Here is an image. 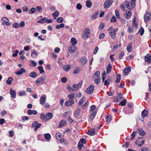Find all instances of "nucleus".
<instances>
[{
    "label": "nucleus",
    "mask_w": 151,
    "mask_h": 151,
    "mask_svg": "<svg viewBox=\"0 0 151 151\" xmlns=\"http://www.w3.org/2000/svg\"><path fill=\"white\" fill-rule=\"evenodd\" d=\"M127 51L129 52H131L132 51V42H130L128 45L127 48Z\"/></svg>",
    "instance_id": "23"
},
{
    "label": "nucleus",
    "mask_w": 151,
    "mask_h": 151,
    "mask_svg": "<svg viewBox=\"0 0 151 151\" xmlns=\"http://www.w3.org/2000/svg\"><path fill=\"white\" fill-rule=\"evenodd\" d=\"M77 49L76 46L73 45H71L68 48V50L70 52L72 53L75 52Z\"/></svg>",
    "instance_id": "10"
},
{
    "label": "nucleus",
    "mask_w": 151,
    "mask_h": 151,
    "mask_svg": "<svg viewBox=\"0 0 151 151\" xmlns=\"http://www.w3.org/2000/svg\"><path fill=\"white\" fill-rule=\"evenodd\" d=\"M26 71L24 68H21L20 70L18 71L17 72L15 73V74L18 75H21L23 73L26 72Z\"/></svg>",
    "instance_id": "21"
},
{
    "label": "nucleus",
    "mask_w": 151,
    "mask_h": 151,
    "mask_svg": "<svg viewBox=\"0 0 151 151\" xmlns=\"http://www.w3.org/2000/svg\"><path fill=\"white\" fill-rule=\"evenodd\" d=\"M44 136L45 138L47 139H49L51 138L50 135L49 133L45 134Z\"/></svg>",
    "instance_id": "46"
},
{
    "label": "nucleus",
    "mask_w": 151,
    "mask_h": 151,
    "mask_svg": "<svg viewBox=\"0 0 151 151\" xmlns=\"http://www.w3.org/2000/svg\"><path fill=\"white\" fill-rule=\"evenodd\" d=\"M38 53L35 50H34L32 53L31 56L33 58H35L38 55Z\"/></svg>",
    "instance_id": "37"
},
{
    "label": "nucleus",
    "mask_w": 151,
    "mask_h": 151,
    "mask_svg": "<svg viewBox=\"0 0 151 151\" xmlns=\"http://www.w3.org/2000/svg\"><path fill=\"white\" fill-rule=\"evenodd\" d=\"M80 61L83 65L84 66L87 63V59L85 57H82L81 58Z\"/></svg>",
    "instance_id": "16"
},
{
    "label": "nucleus",
    "mask_w": 151,
    "mask_h": 151,
    "mask_svg": "<svg viewBox=\"0 0 151 151\" xmlns=\"http://www.w3.org/2000/svg\"><path fill=\"white\" fill-rule=\"evenodd\" d=\"M53 117L52 114L51 113H47L45 115V119L49 120L52 118Z\"/></svg>",
    "instance_id": "15"
},
{
    "label": "nucleus",
    "mask_w": 151,
    "mask_h": 151,
    "mask_svg": "<svg viewBox=\"0 0 151 151\" xmlns=\"http://www.w3.org/2000/svg\"><path fill=\"white\" fill-rule=\"evenodd\" d=\"M75 95L74 93H71L68 96V97L69 100H73L74 99Z\"/></svg>",
    "instance_id": "43"
},
{
    "label": "nucleus",
    "mask_w": 151,
    "mask_h": 151,
    "mask_svg": "<svg viewBox=\"0 0 151 151\" xmlns=\"http://www.w3.org/2000/svg\"><path fill=\"white\" fill-rule=\"evenodd\" d=\"M125 4L127 8L130 10L132 9L133 7L135 6V4L132 2L126 1Z\"/></svg>",
    "instance_id": "5"
},
{
    "label": "nucleus",
    "mask_w": 151,
    "mask_h": 151,
    "mask_svg": "<svg viewBox=\"0 0 151 151\" xmlns=\"http://www.w3.org/2000/svg\"><path fill=\"white\" fill-rule=\"evenodd\" d=\"M10 93L11 95L12 98H15L16 96V92L15 91L11 89L10 90Z\"/></svg>",
    "instance_id": "19"
},
{
    "label": "nucleus",
    "mask_w": 151,
    "mask_h": 151,
    "mask_svg": "<svg viewBox=\"0 0 151 151\" xmlns=\"http://www.w3.org/2000/svg\"><path fill=\"white\" fill-rule=\"evenodd\" d=\"M38 68L39 71L40 73V74H44L45 73V72L44 70L42 68V67L41 66H40L38 67Z\"/></svg>",
    "instance_id": "35"
},
{
    "label": "nucleus",
    "mask_w": 151,
    "mask_h": 151,
    "mask_svg": "<svg viewBox=\"0 0 151 151\" xmlns=\"http://www.w3.org/2000/svg\"><path fill=\"white\" fill-rule=\"evenodd\" d=\"M13 26L15 28H18L19 27V24L17 23H15L13 24Z\"/></svg>",
    "instance_id": "61"
},
{
    "label": "nucleus",
    "mask_w": 151,
    "mask_h": 151,
    "mask_svg": "<svg viewBox=\"0 0 151 151\" xmlns=\"http://www.w3.org/2000/svg\"><path fill=\"white\" fill-rule=\"evenodd\" d=\"M131 71V67L130 66L126 67L123 70L124 75L125 76L127 75Z\"/></svg>",
    "instance_id": "12"
},
{
    "label": "nucleus",
    "mask_w": 151,
    "mask_h": 151,
    "mask_svg": "<svg viewBox=\"0 0 151 151\" xmlns=\"http://www.w3.org/2000/svg\"><path fill=\"white\" fill-rule=\"evenodd\" d=\"M71 43L73 45H75L77 43V41L74 37H72L71 39Z\"/></svg>",
    "instance_id": "31"
},
{
    "label": "nucleus",
    "mask_w": 151,
    "mask_h": 151,
    "mask_svg": "<svg viewBox=\"0 0 151 151\" xmlns=\"http://www.w3.org/2000/svg\"><path fill=\"white\" fill-rule=\"evenodd\" d=\"M127 103V100L125 99H124L123 101H121L119 104V105L121 106H124L126 105Z\"/></svg>",
    "instance_id": "40"
},
{
    "label": "nucleus",
    "mask_w": 151,
    "mask_h": 151,
    "mask_svg": "<svg viewBox=\"0 0 151 151\" xmlns=\"http://www.w3.org/2000/svg\"><path fill=\"white\" fill-rule=\"evenodd\" d=\"M46 97L45 95L42 96L40 99V103L42 105L46 101Z\"/></svg>",
    "instance_id": "13"
},
{
    "label": "nucleus",
    "mask_w": 151,
    "mask_h": 151,
    "mask_svg": "<svg viewBox=\"0 0 151 151\" xmlns=\"http://www.w3.org/2000/svg\"><path fill=\"white\" fill-rule=\"evenodd\" d=\"M111 120V116H107L106 117V120L107 123H109Z\"/></svg>",
    "instance_id": "48"
},
{
    "label": "nucleus",
    "mask_w": 151,
    "mask_h": 151,
    "mask_svg": "<svg viewBox=\"0 0 151 151\" xmlns=\"http://www.w3.org/2000/svg\"><path fill=\"white\" fill-rule=\"evenodd\" d=\"M116 81H115V83H119L120 81V80L121 79V75L120 74H117L116 75Z\"/></svg>",
    "instance_id": "34"
},
{
    "label": "nucleus",
    "mask_w": 151,
    "mask_h": 151,
    "mask_svg": "<svg viewBox=\"0 0 151 151\" xmlns=\"http://www.w3.org/2000/svg\"><path fill=\"white\" fill-rule=\"evenodd\" d=\"M113 2L112 0H106L104 2V6L105 9L109 8Z\"/></svg>",
    "instance_id": "4"
},
{
    "label": "nucleus",
    "mask_w": 151,
    "mask_h": 151,
    "mask_svg": "<svg viewBox=\"0 0 151 151\" xmlns=\"http://www.w3.org/2000/svg\"><path fill=\"white\" fill-rule=\"evenodd\" d=\"M67 81V78L65 77H63L61 79V81L63 83H65Z\"/></svg>",
    "instance_id": "63"
},
{
    "label": "nucleus",
    "mask_w": 151,
    "mask_h": 151,
    "mask_svg": "<svg viewBox=\"0 0 151 151\" xmlns=\"http://www.w3.org/2000/svg\"><path fill=\"white\" fill-rule=\"evenodd\" d=\"M100 72L99 71H96L95 73L93 75L92 78H97V77H99L100 76Z\"/></svg>",
    "instance_id": "22"
},
{
    "label": "nucleus",
    "mask_w": 151,
    "mask_h": 151,
    "mask_svg": "<svg viewBox=\"0 0 151 151\" xmlns=\"http://www.w3.org/2000/svg\"><path fill=\"white\" fill-rule=\"evenodd\" d=\"M36 11V9L35 8H32L29 11V12L31 14H33Z\"/></svg>",
    "instance_id": "50"
},
{
    "label": "nucleus",
    "mask_w": 151,
    "mask_h": 151,
    "mask_svg": "<svg viewBox=\"0 0 151 151\" xmlns=\"http://www.w3.org/2000/svg\"><path fill=\"white\" fill-rule=\"evenodd\" d=\"M74 100H70L67 101L65 102V105L67 107H69L74 103Z\"/></svg>",
    "instance_id": "11"
},
{
    "label": "nucleus",
    "mask_w": 151,
    "mask_h": 151,
    "mask_svg": "<svg viewBox=\"0 0 151 151\" xmlns=\"http://www.w3.org/2000/svg\"><path fill=\"white\" fill-rule=\"evenodd\" d=\"M63 19L62 17H58L56 20V22L57 23H61L63 22Z\"/></svg>",
    "instance_id": "47"
},
{
    "label": "nucleus",
    "mask_w": 151,
    "mask_h": 151,
    "mask_svg": "<svg viewBox=\"0 0 151 151\" xmlns=\"http://www.w3.org/2000/svg\"><path fill=\"white\" fill-rule=\"evenodd\" d=\"M99 13L98 12H96L93 14L91 16V18L92 20H94L97 17Z\"/></svg>",
    "instance_id": "26"
},
{
    "label": "nucleus",
    "mask_w": 151,
    "mask_h": 151,
    "mask_svg": "<svg viewBox=\"0 0 151 151\" xmlns=\"http://www.w3.org/2000/svg\"><path fill=\"white\" fill-rule=\"evenodd\" d=\"M76 8L78 9L79 10L81 9L82 8L81 5L79 3L78 4L76 5Z\"/></svg>",
    "instance_id": "58"
},
{
    "label": "nucleus",
    "mask_w": 151,
    "mask_h": 151,
    "mask_svg": "<svg viewBox=\"0 0 151 151\" xmlns=\"http://www.w3.org/2000/svg\"><path fill=\"white\" fill-rule=\"evenodd\" d=\"M36 9L37 11L39 12H40L42 11V9L41 7H40L39 6H37L36 7Z\"/></svg>",
    "instance_id": "59"
},
{
    "label": "nucleus",
    "mask_w": 151,
    "mask_h": 151,
    "mask_svg": "<svg viewBox=\"0 0 151 151\" xmlns=\"http://www.w3.org/2000/svg\"><path fill=\"white\" fill-rule=\"evenodd\" d=\"M37 76L36 73L35 72H31L29 74V76L32 78H35Z\"/></svg>",
    "instance_id": "32"
},
{
    "label": "nucleus",
    "mask_w": 151,
    "mask_h": 151,
    "mask_svg": "<svg viewBox=\"0 0 151 151\" xmlns=\"http://www.w3.org/2000/svg\"><path fill=\"white\" fill-rule=\"evenodd\" d=\"M112 67L110 63H109L106 68V72L107 73H109L111 70Z\"/></svg>",
    "instance_id": "27"
},
{
    "label": "nucleus",
    "mask_w": 151,
    "mask_h": 151,
    "mask_svg": "<svg viewBox=\"0 0 151 151\" xmlns=\"http://www.w3.org/2000/svg\"><path fill=\"white\" fill-rule=\"evenodd\" d=\"M2 24L3 25H6L9 26L10 25V23L8 22V21L4 22L2 23Z\"/></svg>",
    "instance_id": "57"
},
{
    "label": "nucleus",
    "mask_w": 151,
    "mask_h": 151,
    "mask_svg": "<svg viewBox=\"0 0 151 151\" xmlns=\"http://www.w3.org/2000/svg\"><path fill=\"white\" fill-rule=\"evenodd\" d=\"M71 68V65H64L63 66V70L66 72H68Z\"/></svg>",
    "instance_id": "20"
},
{
    "label": "nucleus",
    "mask_w": 151,
    "mask_h": 151,
    "mask_svg": "<svg viewBox=\"0 0 151 151\" xmlns=\"http://www.w3.org/2000/svg\"><path fill=\"white\" fill-rule=\"evenodd\" d=\"M19 26L20 27H23L25 25V22L24 21H22L19 24Z\"/></svg>",
    "instance_id": "62"
},
{
    "label": "nucleus",
    "mask_w": 151,
    "mask_h": 151,
    "mask_svg": "<svg viewBox=\"0 0 151 151\" xmlns=\"http://www.w3.org/2000/svg\"><path fill=\"white\" fill-rule=\"evenodd\" d=\"M145 60L148 63H151V55L149 56L148 54L145 57Z\"/></svg>",
    "instance_id": "17"
},
{
    "label": "nucleus",
    "mask_w": 151,
    "mask_h": 151,
    "mask_svg": "<svg viewBox=\"0 0 151 151\" xmlns=\"http://www.w3.org/2000/svg\"><path fill=\"white\" fill-rule=\"evenodd\" d=\"M96 108V106H95V105H92L91 106V109H90V111L92 112H93L94 111V109Z\"/></svg>",
    "instance_id": "51"
},
{
    "label": "nucleus",
    "mask_w": 151,
    "mask_h": 151,
    "mask_svg": "<svg viewBox=\"0 0 151 151\" xmlns=\"http://www.w3.org/2000/svg\"><path fill=\"white\" fill-rule=\"evenodd\" d=\"M138 132V133L142 136H144L145 134L146 133L141 128L139 129Z\"/></svg>",
    "instance_id": "24"
},
{
    "label": "nucleus",
    "mask_w": 151,
    "mask_h": 151,
    "mask_svg": "<svg viewBox=\"0 0 151 151\" xmlns=\"http://www.w3.org/2000/svg\"><path fill=\"white\" fill-rule=\"evenodd\" d=\"M47 19L46 18H43L41 19L40 20H39L37 22L40 23H43L44 22H45L47 21Z\"/></svg>",
    "instance_id": "30"
},
{
    "label": "nucleus",
    "mask_w": 151,
    "mask_h": 151,
    "mask_svg": "<svg viewBox=\"0 0 151 151\" xmlns=\"http://www.w3.org/2000/svg\"><path fill=\"white\" fill-rule=\"evenodd\" d=\"M141 115L143 118L148 116V111L146 110H144L142 111L141 113Z\"/></svg>",
    "instance_id": "14"
},
{
    "label": "nucleus",
    "mask_w": 151,
    "mask_h": 151,
    "mask_svg": "<svg viewBox=\"0 0 151 151\" xmlns=\"http://www.w3.org/2000/svg\"><path fill=\"white\" fill-rule=\"evenodd\" d=\"M79 68H76L73 72V73L74 74H78L80 72Z\"/></svg>",
    "instance_id": "55"
},
{
    "label": "nucleus",
    "mask_w": 151,
    "mask_h": 151,
    "mask_svg": "<svg viewBox=\"0 0 151 151\" xmlns=\"http://www.w3.org/2000/svg\"><path fill=\"white\" fill-rule=\"evenodd\" d=\"M40 118L42 120H44L45 119V116L43 114H42L40 115Z\"/></svg>",
    "instance_id": "64"
},
{
    "label": "nucleus",
    "mask_w": 151,
    "mask_h": 151,
    "mask_svg": "<svg viewBox=\"0 0 151 151\" xmlns=\"http://www.w3.org/2000/svg\"><path fill=\"white\" fill-rule=\"evenodd\" d=\"M94 88V85H90L86 89V92L89 94H90L92 93L93 91V90Z\"/></svg>",
    "instance_id": "8"
},
{
    "label": "nucleus",
    "mask_w": 151,
    "mask_h": 151,
    "mask_svg": "<svg viewBox=\"0 0 151 151\" xmlns=\"http://www.w3.org/2000/svg\"><path fill=\"white\" fill-rule=\"evenodd\" d=\"M59 13L58 11H56L55 12L53 13L52 14V15L55 17V19H56V18L58 16Z\"/></svg>",
    "instance_id": "44"
},
{
    "label": "nucleus",
    "mask_w": 151,
    "mask_h": 151,
    "mask_svg": "<svg viewBox=\"0 0 151 151\" xmlns=\"http://www.w3.org/2000/svg\"><path fill=\"white\" fill-rule=\"evenodd\" d=\"M47 77L46 76H44L42 77H40L38 78L35 81L36 84L37 85L38 84H42L45 82V79Z\"/></svg>",
    "instance_id": "1"
},
{
    "label": "nucleus",
    "mask_w": 151,
    "mask_h": 151,
    "mask_svg": "<svg viewBox=\"0 0 151 151\" xmlns=\"http://www.w3.org/2000/svg\"><path fill=\"white\" fill-rule=\"evenodd\" d=\"M86 5L88 8H90L92 6V3L90 0H88L86 1Z\"/></svg>",
    "instance_id": "29"
},
{
    "label": "nucleus",
    "mask_w": 151,
    "mask_h": 151,
    "mask_svg": "<svg viewBox=\"0 0 151 151\" xmlns=\"http://www.w3.org/2000/svg\"><path fill=\"white\" fill-rule=\"evenodd\" d=\"M97 113V111L95 110L93 112L92 114H91L90 116V119L91 120H92L93 119L94 117L96 115Z\"/></svg>",
    "instance_id": "33"
},
{
    "label": "nucleus",
    "mask_w": 151,
    "mask_h": 151,
    "mask_svg": "<svg viewBox=\"0 0 151 151\" xmlns=\"http://www.w3.org/2000/svg\"><path fill=\"white\" fill-rule=\"evenodd\" d=\"M86 99V98L85 97H83L82 99L79 101L78 103V104L79 105H81L83 103V102Z\"/></svg>",
    "instance_id": "39"
},
{
    "label": "nucleus",
    "mask_w": 151,
    "mask_h": 151,
    "mask_svg": "<svg viewBox=\"0 0 151 151\" xmlns=\"http://www.w3.org/2000/svg\"><path fill=\"white\" fill-rule=\"evenodd\" d=\"M115 14L116 17L118 18H120L119 14V10L117 9H116L115 10Z\"/></svg>",
    "instance_id": "52"
},
{
    "label": "nucleus",
    "mask_w": 151,
    "mask_h": 151,
    "mask_svg": "<svg viewBox=\"0 0 151 151\" xmlns=\"http://www.w3.org/2000/svg\"><path fill=\"white\" fill-rule=\"evenodd\" d=\"M141 31L140 32V35L141 36H142L144 32V30L143 27L141 28L139 30V32Z\"/></svg>",
    "instance_id": "56"
},
{
    "label": "nucleus",
    "mask_w": 151,
    "mask_h": 151,
    "mask_svg": "<svg viewBox=\"0 0 151 151\" xmlns=\"http://www.w3.org/2000/svg\"><path fill=\"white\" fill-rule=\"evenodd\" d=\"M95 134V129L94 128H92L91 130L88 131V134L91 136H93Z\"/></svg>",
    "instance_id": "25"
},
{
    "label": "nucleus",
    "mask_w": 151,
    "mask_h": 151,
    "mask_svg": "<svg viewBox=\"0 0 151 151\" xmlns=\"http://www.w3.org/2000/svg\"><path fill=\"white\" fill-rule=\"evenodd\" d=\"M150 18H151V14L150 12H147L144 15V19L145 23L149 22Z\"/></svg>",
    "instance_id": "6"
},
{
    "label": "nucleus",
    "mask_w": 151,
    "mask_h": 151,
    "mask_svg": "<svg viewBox=\"0 0 151 151\" xmlns=\"http://www.w3.org/2000/svg\"><path fill=\"white\" fill-rule=\"evenodd\" d=\"M15 53H14L12 54V56L14 57H16L17 56V54L19 52V51L18 50H15Z\"/></svg>",
    "instance_id": "60"
},
{
    "label": "nucleus",
    "mask_w": 151,
    "mask_h": 151,
    "mask_svg": "<svg viewBox=\"0 0 151 151\" xmlns=\"http://www.w3.org/2000/svg\"><path fill=\"white\" fill-rule=\"evenodd\" d=\"M125 13L126 15V18L127 19H129V17L132 15L131 12L129 11H126Z\"/></svg>",
    "instance_id": "28"
},
{
    "label": "nucleus",
    "mask_w": 151,
    "mask_h": 151,
    "mask_svg": "<svg viewBox=\"0 0 151 151\" xmlns=\"http://www.w3.org/2000/svg\"><path fill=\"white\" fill-rule=\"evenodd\" d=\"M124 54V52L123 51H122L119 54V58L120 59H122L123 57Z\"/></svg>",
    "instance_id": "49"
},
{
    "label": "nucleus",
    "mask_w": 151,
    "mask_h": 151,
    "mask_svg": "<svg viewBox=\"0 0 151 151\" xmlns=\"http://www.w3.org/2000/svg\"><path fill=\"white\" fill-rule=\"evenodd\" d=\"M32 125L33 127H36L38 128L40 127L41 124L40 123H38L37 122H33Z\"/></svg>",
    "instance_id": "18"
},
{
    "label": "nucleus",
    "mask_w": 151,
    "mask_h": 151,
    "mask_svg": "<svg viewBox=\"0 0 151 151\" xmlns=\"http://www.w3.org/2000/svg\"><path fill=\"white\" fill-rule=\"evenodd\" d=\"M13 80V78L12 77H9L6 81V83L9 85H10L12 83V81Z\"/></svg>",
    "instance_id": "41"
},
{
    "label": "nucleus",
    "mask_w": 151,
    "mask_h": 151,
    "mask_svg": "<svg viewBox=\"0 0 151 151\" xmlns=\"http://www.w3.org/2000/svg\"><path fill=\"white\" fill-rule=\"evenodd\" d=\"M117 30V29L116 28L115 29H111L110 30L109 32V33L112 38L114 39L116 38V32Z\"/></svg>",
    "instance_id": "3"
},
{
    "label": "nucleus",
    "mask_w": 151,
    "mask_h": 151,
    "mask_svg": "<svg viewBox=\"0 0 151 151\" xmlns=\"http://www.w3.org/2000/svg\"><path fill=\"white\" fill-rule=\"evenodd\" d=\"M64 24L63 23H61L60 25H57L56 27L55 28L56 29H59L61 28H63L64 26Z\"/></svg>",
    "instance_id": "42"
},
{
    "label": "nucleus",
    "mask_w": 151,
    "mask_h": 151,
    "mask_svg": "<svg viewBox=\"0 0 151 151\" xmlns=\"http://www.w3.org/2000/svg\"><path fill=\"white\" fill-rule=\"evenodd\" d=\"M82 85V82L80 81L77 84H74L73 85V91H75L78 89L79 87H81Z\"/></svg>",
    "instance_id": "9"
},
{
    "label": "nucleus",
    "mask_w": 151,
    "mask_h": 151,
    "mask_svg": "<svg viewBox=\"0 0 151 151\" xmlns=\"http://www.w3.org/2000/svg\"><path fill=\"white\" fill-rule=\"evenodd\" d=\"M80 111V110L79 109H77L75 112L74 113V115L75 117H77L79 115V113Z\"/></svg>",
    "instance_id": "38"
},
{
    "label": "nucleus",
    "mask_w": 151,
    "mask_h": 151,
    "mask_svg": "<svg viewBox=\"0 0 151 151\" xmlns=\"http://www.w3.org/2000/svg\"><path fill=\"white\" fill-rule=\"evenodd\" d=\"M116 19L114 16H113L111 19V22H115L116 21Z\"/></svg>",
    "instance_id": "54"
},
{
    "label": "nucleus",
    "mask_w": 151,
    "mask_h": 151,
    "mask_svg": "<svg viewBox=\"0 0 151 151\" xmlns=\"http://www.w3.org/2000/svg\"><path fill=\"white\" fill-rule=\"evenodd\" d=\"M86 141L83 139H82L80 141L78 144V149L79 150L81 149L82 147L83 146V144H86Z\"/></svg>",
    "instance_id": "7"
},
{
    "label": "nucleus",
    "mask_w": 151,
    "mask_h": 151,
    "mask_svg": "<svg viewBox=\"0 0 151 151\" xmlns=\"http://www.w3.org/2000/svg\"><path fill=\"white\" fill-rule=\"evenodd\" d=\"M94 79V81L95 83L96 84H99L100 82L101 79L99 77H97V78H93Z\"/></svg>",
    "instance_id": "36"
},
{
    "label": "nucleus",
    "mask_w": 151,
    "mask_h": 151,
    "mask_svg": "<svg viewBox=\"0 0 151 151\" xmlns=\"http://www.w3.org/2000/svg\"><path fill=\"white\" fill-rule=\"evenodd\" d=\"M65 120H61L59 124V125L60 126V127H62L63 126H64L65 125Z\"/></svg>",
    "instance_id": "45"
},
{
    "label": "nucleus",
    "mask_w": 151,
    "mask_h": 151,
    "mask_svg": "<svg viewBox=\"0 0 151 151\" xmlns=\"http://www.w3.org/2000/svg\"><path fill=\"white\" fill-rule=\"evenodd\" d=\"M104 27V24L103 23H101L99 26V28L100 30H102Z\"/></svg>",
    "instance_id": "53"
},
{
    "label": "nucleus",
    "mask_w": 151,
    "mask_h": 151,
    "mask_svg": "<svg viewBox=\"0 0 151 151\" xmlns=\"http://www.w3.org/2000/svg\"><path fill=\"white\" fill-rule=\"evenodd\" d=\"M90 30L89 29L86 28L84 30L82 37L85 39L88 38L90 35Z\"/></svg>",
    "instance_id": "2"
}]
</instances>
